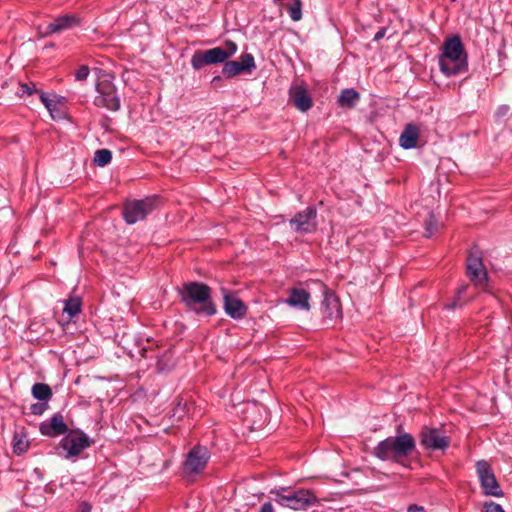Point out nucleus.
<instances>
[{
	"label": "nucleus",
	"instance_id": "25",
	"mask_svg": "<svg viewBox=\"0 0 512 512\" xmlns=\"http://www.w3.org/2000/svg\"><path fill=\"white\" fill-rule=\"evenodd\" d=\"M112 160V152L109 149H100L95 152L94 163L104 167Z\"/></svg>",
	"mask_w": 512,
	"mask_h": 512
},
{
	"label": "nucleus",
	"instance_id": "5",
	"mask_svg": "<svg viewBox=\"0 0 512 512\" xmlns=\"http://www.w3.org/2000/svg\"><path fill=\"white\" fill-rule=\"evenodd\" d=\"M155 209V199L144 198L132 200L125 203L123 208V218L127 224H135L144 220Z\"/></svg>",
	"mask_w": 512,
	"mask_h": 512
},
{
	"label": "nucleus",
	"instance_id": "3",
	"mask_svg": "<svg viewBox=\"0 0 512 512\" xmlns=\"http://www.w3.org/2000/svg\"><path fill=\"white\" fill-rule=\"evenodd\" d=\"M185 306L199 315L212 316L217 309L211 298V288L202 282L184 283L179 290Z\"/></svg>",
	"mask_w": 512,
	"mask_h": 512
},
{
	"label": "nucleus",
	"instance_id": "21",
	"mask_svg": "<svg viewBox=\"0 0 512 512\" xmlns=\"http://www.w3.org/2000/svg\"><path fill=\"white\" fill-rule=\"evenodd\" d=\"M323 317L327 320H336L341 317V305L333 294H326L322 302Z\"/></svg>",
	"mask_w": 512,
	"mask_h": 512
},
{
	"label": "nucleus",
	"instance_id": "15",
	"mask_svg": "<svg viewBox=\"0 0 512 512\" xmlns=\"http://www.w3.org/2000/svg\"><path fill=\"white\" fill-rule=\"evenodd\" d=\"M289 101L301 112L308 111L313 101L303 84H294L289 89Z\"/></svg>",
	"mask_w": 512,
	"mask_h": 512
},
{
	"label": "nucleus",
	"instance_id": "7",
	"mask_svg": "<svg viewBox=\"0 0 512 512\" xmlns=\"http://www.w3.org/2000/svg\"><path fill=\"white\" fill-rule=\"evenodd\" d=\"M419 438L420 444L430 451H445L450 445V437L440 428L424 426Z\"/></svg>",
	"mask_w": 512,
	"mask_h": 512
},
{
	"label": "nucleus",
	"instance_id": "37",
	"mask_svg": "<svg viewBox=\"0 0 512 512\" xmlns=\"http://www.w3.org/2000/svg\"><path fill=\"white\" fill-rule=\"evenodd\" d=\"M91 511H92V506L90 503H88L86 501H82L79 503L77 512H91Z\"/></svg>",
	"mask_w": 512,
	"mask_h": 512
},
{
	"label": "nucleus",
	"instance_id": "41",
	"mask_svg": "<svg viewBox=\"0 0 512 512\" xmlns=\"http://www.w3.org/2000/svg\"><path fill=\"white\" fill-rule=\"evenodd\" d=\"M222 81L221 77L220 76H215L213 77L212 81H211V84L214 86V87H217L218 84Z\"/></svg>",
	"mask_w": 512,
	"mask_h": 512
},
{
	"label": "nucleus",
	"instance_id": "40",
	"mask_svg": "<svg viewBox=\"0 0 512 512\" xmlns=\"http://www.w3.org/2000/svg\"><path fill=\"white\" fill-rule=\"evenodd\" d=\"M386 34V28H381L375 35H374V38L373 40L374 41H379L380 39H382Z\"/></svg>",
	"mask_w": 512,
	"mask_h": 512
},
{
	"label": "nucleus",
	"instance_id": "29",
	"mask_svg": "<svg viewBox=\"0 0 512 512\" xmlns=\"http://www.w3.org/2000/svg\"><path fill=\"white\" fill-rule=\"evenodd\" d=\"M467 288H468V285H467V284H463V285L459 286V287L457 288V298H456V299H454L451 303L446 304V306H445V307H446L447 309H454V308H456V307L461 306V304H460V303H458V301H459L460 295H461V294H463V293L467 290Z\"/></svg>",
	"mask_w": 512,
	"mask_h": 512
},
{
	"label": "nucleus",
	"instance_id": "8",
	"mask_svg": "<svg viewBox=\"0 0 512 512\" xmlns=\"http://www.w3.org/2000/svg\"><path fill=\"white\" fill-rule=\"evenodd\" d=\"M467 276L474 286L485 290L488 284V274L484 267L482 256L477 251H471L467 258Z\"/></svg>",
	"mask_w": 512,
	"mask_h": 512
},
{
	"label": "nucleus",
	"instance_id": "11",
	"mask_svg": "<svg viewBox=\"0 0 512 512\" xmlns=\"http://www.w3.org/2000/svg\"><path fill=\"white\" fill-rule=\"evenodd\" d=\"M210 458V452L205 446L197 445L193 447L187 454L183 464L185 474H199L207 465Z\"/></svg>",
	"mask_w": 512,
	"mask_h": 512
},
{
	"label": "nucleus",
	"instance_id": "13",
	"mask_svg": "<svg viewBox=\"0 0 512 512\" xmlns=\"http://www.w3.org/2000/svg\"><path fill=\"white\" fill-rule=\"evenodd\" d=\"M226 54L222 47H214L204 51H196L191 58V66L200 70L206 65L225 63Z\"/></svg>",
	"mask_w": 512,
	"mask_h": 512
},
{
	"label": "nucleus",
	"instance_id": "18",
	"mask_svg": "<svg viewBox=\"0 0 512 512\" xmlns=\"http://www.w3.org/2000/svg\"><path fill=\"white\" fill-rule=\"evenodd\" d=\"M40 432L42 435L55 437L65 434L68 430L62 414L56 413L50 419L43 421L40 424Z\"/></svg>",
	"mask_w": 512,
	"mask_h": 512
},
{
	"label": "nucleus",
	"instance_id": "9",
	"mask_svg": "<svg viewBox=\"0 0 512 512\" xmlns=\"http://www.w3.org/2000/svg\"><path fill=\"white\" fill-rule=\"evenodd\" d=\"M96 90L98 95L94 99V104L97 107H103L111 111H118L120 109V99L112 82L107 80L100 81L96 85Z\"/></svg>",
	"mask_w": 512,
	"mask_h": 512
},
{
	"label": "nucleus",
	"instance_id": "32",
	"mask_svg": "<svg viewBox=\"0 0 512 512\" xmlns=\"http://www.w3.org/2000/svg\"><path fill=\"white\" fill-rule=\"evenodd\" d=\"M510 114V107L508 105H501L497 108L495 112L496 120H501L507 117Z\"/></svg>",
	"mask_w": 512,
	"mask_h": 512
},
{
	"label": "nucleus",
	"instance_id": "30",
	"mask_svg": "<svg viewBox=\"0 0 512 512\" xmlns=\"http://www.w3.org/2000/svg\"><path fill=\"white\" fill-rule=\"evenodd\" d=\"M238 46L231 40L225 41V47L223 48L224 54H226V60L232 57L237 52Z\"/></svg>",
	"mask_w": 512,
	"mask_h": 512
},
{
	"label": "nucleus",
	"instance_id": "23",
	"mask_svg": "<svg viewBox=\"0 0 512 512\" xmlns=\"http://www.w3.org/2000/svg\"><path fill=\"white\" fill-rule=\"evenodd\" d=\"M82 300L80 297L71 296L64 301L63 312L67 314L71 320L81 312Z\"/></svg>",
	"mask_w": 512,
	"mask_h": 512
},
{
	"label": "nucleus",
	"instance_id": "6",
	"mask_svg": "<svg viewBox=\"0 0 512 512\" xmlns=\"http://www.w3.org/2000/svg\"><path fill=\"white\" fill-rule=\"evenodd\" d=\"M476 472L480 481L483 493L487 496L501 497L503 491L494 475L490 464L485 460L476 463Z\"/></svg>",
	"mask_w": 512,
	"mask_h": 512
},
{
	"label": "nucleus",
	"instance_id": "14",
	"mask_svg": "<svg viewBox=\"0 0 512 512\" xmlns=\"http://www.w3.org/2000/svg\"><path fill=\"white\" fill-rule=\"evenodd\" d=\"M92 441L84 432L68 434L60 441V447L66 451V457L78 456L84 449L90 447Z\"/></svg>",
	"mask_w": 512,
	"mask_h": 512
},
{
	"label": "nucleus",
	"instance_id": "28",
	"mask_svg": "<svg viewBox=\"0 0 512 512\" xmlns=\"http://www.w3.org/2000/svg\"><path fill=\"white\" fill-rule=\"evenodd\" d=\"M29 444L27 441L14 437L13 449L16 454H22L27 451Z\"/></svg>",
	"mask_w": 512,
	"mask_h": 512
},
{
	"label": "nucleus",
	"instance_id": "36",
	"mask_svg": "<svg viewBox=\"0 0 512 512\" xmlns=\"http://www.w3.org/2000/svg\"><path fill=\"white\" fill-rule=\"evenodd\" d=\"M21 90L25 94L32 95L36 92V85L34 83H24L21 85Z\"/></svg>",
	"mask_w": 512,
	"mask_h": 512
},
{
	"label": "nucleus",
	"instance_id": "2",
	"mask_svg": "<svg viewBox=\"0 0 512 512\" xmlns=\"http://www.w3.org/2000/svg\"><path fill=\"white\" fill-rule=\"evenodd\" d=\"M416 449L414 437L406 432L397 436H390L380 441L373 449L372 454L382 461L402 463Z\"/></svg>",
	"mask_w": 512,
	"mask_h": 512
},
{
	"label": "nucleus",
	"instance_id": "12",
	"mask_svg": "<svg viewBox=\"0 0 512 512\" xmlns=\"http://www.w3.org/2000/svg\"><path fill=\"white\" fill-rule=\"evenodd\" d=\"M256 69L254 56L250 53L241 55L240 61H225L222 73L226 78H234L241 74H251Z\"/></svg>",
	"mask_w": 512,
	"mask_h": 512
},
{
	"label": "nucleus",
	"instance_id": "17",
	"mask_svg": "<svg viewBox=\"0 0 512 512\" xmlns=\"http://www.w3.org/2000/svg\"><path fill=\"white\" fill-rule=\"evenodd\" d=\"M310 293L301 287H292L288 290V297L283 302L293 308L309 311Z\"/></svg>",
	"mask_w": 512,
	"mask_h": 512
},
{
	"label": "nucleus",
	"instance_id": "24",
	"mask_svg": "<svg viewBox=\"0 0 512 512\" xmlns=\"http://www.w3.org/2000/svg\"><path fill=\"white\" fill-rule=\"evenodd\" d=\"M32 395L39 401L47 402L52 397V390L50 386L45 383H35L32 386Z\"/></svg>",
	"mask_w": 512,
	"mask_h": 512
},
{
	"label": "nucleus",
	"instance_id": "10",
	"mask_svg": "<svg viewBox=\"0 0 512 512\" xmlns=\"http://www.w3.org/2000/svg\"><path fill=\"white\" fill-rule=\"evenodd\" d=\"M289 225L291 229L301 234H311L317 230V210L313 206L307 207L300 211L290 219Z\"/></svg>",
	"mask_w": 512,
	"mask_h": 512
},
{
	"label": "nucleus",
	"instance_id": "34",
	"mask_svg": "<svg viewBox=\"0 0 512 512\" xmlns=\"http://www.w3.org/2000/svg\"><path fill=\"white\" fill-rule=\"evenodd\" d=\"M40 99L49 111H52L53 107H55V103L50 99L48 94L42 92L40 94Z\"/></svg>",
	"mask_w": 512,
	"mask_h": 512
},
{
	"label": "nucleus",
	"instance_id": "39",
	"mask_svg": "<svg viewBox=\"0 0 512 512\" xmlns=\"http://www.w3.org/2000/svg\"><path fill=\"white\" fill-rule=\"evenodd\" d=\"M259 512H274V509L270 502H266L261 505Z\"/></svg>",
	"mask_w": 512,
	"mask_h": 512
},
{
	"label": "nucleus",
	"instance_id": "31",
	"mask_svg": "<svg viewBox=\"0 0 512 512\" xmlns=\"http://www.w3.org/2000/svg\"><path fill=\"white\" fill-rule=\"evenodd\" d=\"M89 73H90L89 67L86 65H82L76 71L75 79L77 81H83V80L87 79V77L89 76Z\"/></svg>",
	"mask_w": 512,
	"mask_h": 512
},
{
	"label": "nucleus",
	"instance_id": "22",
	"mask_svg": "<svg viewBox=\"0 0 512 512\" xmlns=\"http://www.w3.org/2000/svg\"><path fill=\"white\" fill-rule=\"evenodd\" d=\"M360 100V94L353 88L343 89L338 97V105L343 108H354Z\"/></svg>",
	"mask_w": 512,
	"mask_h": 512
},
{
	"label": "nucleus",
	"instance_id": "16",
	"mask_svg": "<svg viewBox=\"0 0 512 512\" xmlns=\"http://www.w3.org/2000/svg\"><path fill=\"white\" fill-rule=\"evenodd\" d=\"M224 310L233 319H241L246 315L247 307L229 290L223 288Z\"/></svg>",
	"mask_w": 512,
	"mask_h": 512
},
{
	"label": "nucleus",
	"instance_id": "33",
	"mask_svg": "<svg viewBox=\"0 0 512 512\" xmlns=\"http://www.w3.org/2000/svg\"><path fill=\"white\" fill-rule=\"evenodd\" d=\"M485 512H504L502 506L493 501L485 503Z\"/></svg>",
	"mask_w": 512,
	"mask_h": 512
},
{
	"label": "nucleus",
	"instance_id": "38",
	"mask_svg": "<svg viewBox=\"0 0 512 512\" xmlns=\"http://www.w3.org/2000/svg\"><path fill=\"white\" fill-rule=\"evenodd\" d=\"M407 512H425V509L423 506L412 504L408 507Z\"/></svg>",
	"mask_w": 512,
	"mask_h": 512
},
{
	"label": "nucleus",
	"instance_id": "20",
	"mask_svg": "<svg viewBox=\"0 0 512 512\" xmlns=\"http://www.w3.org/2000/svg\"><path fill=\"white\" fill-rule=\"evenodd\" d=\"M420 135L419 127L414 123H408L399 137V144L403 149H412L417 146Z\"/></svg>",
	"mask_w": 512,
	"mask_h": 512
},
{
	"label": "nucleus",
	"instance_id": "19",
	"mask_svg": "<svg viewBox=\"0 0 512 512\" xmlns=\"http://www.w3.org/2000/svg\"><path fill=\"white\" fill-rule=\"evenodd\" d=\"M80 24V18L75 14H65L55 18L46 27V35L60 33L72 29Z\"/></svg>",
	"mask_w": 512,
	"mask_h": 512
},
{
	"label": "nucleus",
	"instance_id": "27",
	"mask_svg": "<svg viewBox=\"0 0 512 512\" xmlns=\"http://www.w3.org/2000/svg\"><path fill=\"white\" fill-rule=\"evenodd\" d=\"M438 229V224L435 216L430 213L425 221V236L427 238L432 237Z\"/></svg>",
	"mask_w": 512,
	"mask_h": 512
},
{
	"label": "nucleus",
	"instance_id": "4",
	"mask_svg": "<svg viewBox=\"0 0 512 512\" xmlns=\"http://www.w3.org/2000/svg\"><path fill=\"white\" fill-rule=\"evenodd\" d=\"M270 494L274 496L273 500L280 506L296 511L305 510L317 501L314 493L307 489L291 490L287 487H279L272 489Z\"/></svg>",
	"mask_w": 512,
	"mask_h": 512
},
{
	"label": "nucleus",
	"instance_id": "42",
	"mask_svg": "<svg viewBox=\"0 0 512 512\" xmlns=\"http://www.w3.org/2000/svg\"><path fill=\"white\" fill-rule=\"evenodd\" d=\"M452 2H455L456 0H451Z\"/></svg>",
	"mask_w": 512,
	"mask_h": 512
},
{
	"label": "nucleus",
	"instance_id": "1",
	"mask_svg": "<svg viewBox=\"0 0 512 512\" xmlns=\"http://www.w3.org/2000/svg\"><path fill=\"white\" fill-rule=\"evenodd\" d=\"M440 71L447 77L468 70L467 53L459 35H453L443 42L439 56Z\"/></svg>",
	"mask_w": 512,
	"mask_h": 512
},
{
	"label": "nucleus",
	"instance_id": "35",
	"mask_svg": "<svg viewBox=\"0 0 512 512\" xmlns=\"http://www.w3.org/2000/svg\"><path fill=\"white\" fill-rule=\"evenodd\" d=\"M46 406H47V404L35 403V404L31 405L30 411L34 415H41L44 412V410L46 409Z\"/></svg>",
	"mask_w": 512,
	"mask_h": 512
},
{
	"label": "nucleus",
	"instance_id": "26",
	"mask_svg": "<svg viewBox=\"0 0 512 512\" xmlns=\"http://www.w3.org/2000/svg\"><path fill=\"white\" fill-rule=\"evenodd\" d=\"M287 11L290 15V18L293 21H299L302 18V1L301 0H292L290 4L287 5Z\"/></svg>",
	"mask_w": 512,
	"mask_h": 512
}]
</instances>
